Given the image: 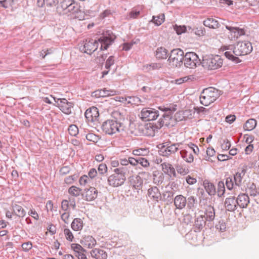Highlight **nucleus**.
Returning a JSON list of instances; mask_svg holds the SVG:
<instances>
[{
    "instance_id": "obj_1",
    "label": "nucleus",
    "mask_w": 259,
    "mask_h": 259,
    "mask_svg": "<svg viewBox=\"0 0 259 259\" xmlns=\"http://www.w3.org/2000/svg\"><path fill=\"white\" fill-rule=\"evenodd\" d=\"M115 36L110 31H106L100 36L98 40L90 39L84 41L83 46L80 47V50L88 54H92L98 48L99 43L101 44L100 50H107L114 41Z\"/></svg>"
},
{
    "instance_id": "obj_2",
    "label": "nucleus",
    "mask_w": 259,
    "mask_h": 259,
    "mask_svg": "<svg viewBox=\"0 0 259 259\" xmlns=\"http://www.w3.org/2000/svg\"><path fill=\"white\" fill-rule=\"evenodd\" d=\"M227 50L229 51L224 53L226 57L234 63H238L241 61L238 56L250 54L252 51V46L249 41H239L235 47L230 46Z\"/></svg>"
},
{
    "instance_id": "obj_3",
    "label": "nucleus",
    "mask_w": 259,
    "mask_h": 259,
    "mask_svg": "<svg viewBox=\"0 0 259 259\" xmlns=\"http://www.w3.org/2000/svg\"><path fill=\"white\" fill-rule=\"evenodd\" d=\"M158 109L160 110V115L157 123L155 124L157 129H160L163 126L167 127L173 126L174 125L172 114L177 110L176 105H169L166 107L159 106Z\"/></svg>"
},
{
    "instance_id": "obj_4",
    "label": "nucleus",
    "mask_w": 259,
    "mask_h": 259,
    "mask_svg": "<svg viewBox=\"0 0 259 259\" xmlns=\"http://www.w3.org/2000/svg\"><path fill=\"white\" fill-rule=\"evenodd\" d=\"M219 91L214 88L203 90L200 96V101L203 105L207 106L214 102L220 96Z\"/></svg>"
},
{
    "instance_id": "obj_5",
    "label": "nucleus",
    "mask_w": 259,
    "mask_h": 259,
    "mask_svg": "<svg viewBox=\"0 0 259 259\" xmlns=\"http://www.w3.org/2000/svg\"><path fill=\"white\" fill-rule=\"evenodd\" d=\"M126 171V168L123 167L114 169L115 173L108 178V182L109 185L116 187L122 185L126 179L125 176Z\"/></svg>"
},
{
    "instance_id": "obj_6",
    "label": "nucleus",
    "mask_w": 259,
    "mask_h": 259,
    "mask_svg": "<svg viewBox=\"0 0 259 259\" xmlns=\"http://www.w3.org/2000/svg\"><path fill=\"white\" fill-rule=\"evenodd\" d=\"M184 52L180 49H175L171 51L167 62L172 68H180L183 64Z\"/></svg>"
},
{
    "instance_id": "obj_7",
    "label": "nucleus",
    "mask_w": 259,
    "mask_h": 259,
    "mask_svg": "<svg viewBox=\"0 0 259 259\" xmlns=\"http://www.w3.org/2000/svg\"><path fill=\"white\" fill-rule=\"evenodd\" d=\"M223 59L218 55L205 57L201 62L202 66L208 70H215L222 67Z\"/></svg>"
},
{
    "instance_id": "obj_8",
    "label": "nucleus",
    "mask_w": 259,
    "mask_h": 259,
    "mask_svg": "<svg viewBox=\"0 0 259 259\" xmlns=\"http://www.w3.org/2000/svg\"><path fill=\"white\" fill-rule=\"evenodd\" d=\"M102 129L105 134L111 135L116 132L124 131V126L121 123L120 125L118 124L114 120H107L103 123Z\"/></svg>"
},
{
    "instance_id": "obj_9",
    "label": "nucleus",
    "mask_w": 259,
    "mask_h": 259,
    "mask_svg": "<svg viewBox=\"0 0 259 259\" xmlns=\"http://www.w3.org/2000/svg\"><path fill=\"white\" fill-rule=\"evenodd\" d=\"M184 65L186 68H195L201 63L197 55L194 52H187L184 55Z\"/></svg>"
},
{
    "instance_id": "obj_10",
    "label": "nucleus",
    "mask_w": 259,
    "mask_h": 259,
    "mask_svg": "<svg viewBox=\"0 0 259 259\" xmlns=\"http://www.w3.org/2000/svg\"><path fill=\"white\" fill-rule=\"evenodd\" d=\"M159 116H160L159 111L153 108H144L141 112V118L145 121L154 120Z\"/></svg>"
},
{
    "instance_id": "obj_11",
    "label": "nucleus",
    "mask_w": 259,
    "mask_h": 259,
    "mask_svg": "<svg viewBox=\"0 0 259 259\" xmlns=\"http://www.w3.org/2000/svg\"><path fill=\"white\" fill-rule=\"evenodd\" d=\"M59 109L65 114H70L72 112L73 104L69 102L66 99H58L56 101Z\"/></svg>"
},
{
    "instance_id": "obj_12",
    "label": "nucleus",
    "mask_w": 259,
    "mask_h": 259,
    "mask_svg": "<svg viewBox=\"0 0 259 259\" xmlns=\"http://www.w3.org/2000/svg\"><path fill=\"white\" fill-rule=\"evenodd\" d=\"M247 168L246 165H243L239 168L238 171L234 175V181L236 186L240 187L242 185V179L246 172Z\"/></svg>"
},
{
    "instance_id": "obj_13",
    "label": "nucleus",
    "mask_w": 259,
    "mask_h": 259,
    "mask_svg": "<svg viewBox=\"0 0 259 259\" xmlns=\"http://www.w3.org/2000/svg\"><path fill=\"white\" fill-rule=\"evenodd\" d=\"M178 144H171L169 146H162L159 150V153L160 155L163 156L168 157L171 154L175 153L178 150L177 147Z\"/></svg>"
},
{
    "instance_id": "obj_14",
    "label": "nucleus",
    "mask_w": 259,
    "mask_h": 259,
    "mask_svg": "<svg viewBox=\"0 0 259 259\" xmlns=\"http://www.w3.org/2000/svg\"><path fill=\"white\" fill-rule=\"evenodd\" d=\"M84 115L88 121L94 122L97 120L99 117L98 109L96 107H92L86 110Z\"/></svg>"
},
{
    "instance_id": "obj_15",
    "label": "nucleus",
    "mask_w": 259,
    "mask_h": 259,
    "mask_svg": "<svg viewBox=\"0 0 259 259\" xmlns=\"http://www.w3.org/2000/svg\"><path fill=\"white\" fill-rule=\"evenodd\" d=\"M116 91L113 90L103 89L98 90L92 93V96L96 98L106 97L114 96L116 94Z\"/></svg>"
},
{
    "instance_id": "obj_16",
    "label": "nucleus",
    "mask_w": 259,
    "mask_h": 259,
    "mask_svg": "<svg viewBox=\"0 0 259 259\" xmlns=\"http://www.w3.org/2000/svg\"><path fill=\"white\" fill-rule=\"evenodd\" d=\"M84 199L88 201L95 200L98 196V191L94 187H90L84 189V192L82 194Z\"/></svg>"
},
{
    "instance_id": "obj_17",
    "label": "nucleus",
    "mask_w": 259,
    "mask_h": 259,
    "mask_svg": "<svg viewBox=\"0 0 259 259\" xmlns=\"http://www.w3.org/2000/svg\"><path fill=\"white\" fill-rule=\"evenodd\" d=\"M225 207L229 211H234L237 208V202L236 198L234 196L227 197L224 203Z\"/></svg>"
},
{
    "instance_id": "obj_18",
    "label": "nucleus",
    "mask_w": 259,
    "mask_h": 259,
    "mask_svg": "<svg viewBox=\"0 0 259 259\" xmlns=\"http://www.w3.org/2000/svg\"><path fill=\"white\" fill-rule=\"evenodd\" d=\"M205 215H200L195 219L194 224V231L195 232H200L204 227L206 224Z\"/></svg>"
},
{
    "instance_id": "obj_19",
    "label": "nucleus",
    "mask_w": 259,
    "mask_h": 259,
    "mask_svg": "<svg viewBox=\"0 0 259 259\" xmlns=\"http://www.w3.org/2000/svg\"><path fill=\"white\" fill-rule=\"evenodd\" d=\"M237 204L240 208H246L249 203V198L247 194L242 193L236 198Z\"/></svg>"
},
{
    "instance_id": "obj_20",
    "label": "nucleus",
    "mask_w": 259,
    "mask_h": 259,
    "mask_svg": "<svg viewBox=\"0 0 259 259\" xmlns=\"http://www.w3.org/2000/svg\"><path fill=\"white\" fill-rule=\"evenodd\" d=\"M186 198L182 195H178L175 197L174 204L177 209H183L186 206Z\"/></svg>"
},
{
    "instance_id": "obj_21",
    "label": "nucleus",
    "mask_w": 259,
    "mask_h": 259,
    "mask_svg": "<svg viewBox=\"0 0 259 259\" xmlns=\"http://www.w3.org/2000/svg\"><path fill=\"white\" fill-rule=\"evenodd\" d=\"M80 243L89 248H92L96 244V240L92 236H85L80 240Z\"/></svg>"
},
{
    "instance_id": "obj_22",
    "label": "nucleus",
    "mask_w": 259,
    "mask_h": 259,
    "mask_svg": "<svg viewBox=\"0 0 259 259\" xmlns=\"http://www.w3.org/2000/svg\"><path fill=\"white\" fill-rule=\"evenodd\" d=\"M226 28L230 31L232 37L238 38L240 36L245 35V31L243 29L227 25Z\"/></svg>"
},
{
    "instance_id": "obj_23",
    "label": "nucleus",
    "mask_w": 259,
    "mask_h": 259,
    "mask_svg": "<svg viewBox=\"0 0 259 259\" xmlns=\"http://www.w3.org/2000/svg\"><path fill=\"white\" fill-rule=\"evenodd\" d=\"M161 165L162 167V170L165 174L168 175L170 177L172 176L174 177H177L175 169L171 164L169 163L164 162Z\"/></svg>"
},
{
    "instance_id": "obj_24",
    "label": "nucleus",
    "mask_w": 259,
    "mask_h": 259,
    "mask_svg": "<svg viewBox=\"0 0 259 259\" xmlns=\"http://www.w3.org/2000/svg\"><path fill=\"white\" fill-rule=\"evenodd\" d=\"M92 257L96 259H107V254L104 250L95 248L91 252Z\"/></svg>"
},
{
    "instance_id": "obj_25",
    "label": "nucleus",
    "mask_w": 259,
    "mask_h": 259,
    "mask_svg": "<svg viewBox=\"0 0 259 259\" xmlns=\"http://www.w3.org/2000/svg\"><path fill=\"white\" fill-rule=\"evenodd\" d=\"M204 215H205L204 219L206 221H212L215 217V211L213 207L211 205L208 206L205 209Z\"/></svg>"
},
{
    "instance_id": "obj_26",
    "label": "nucleus",
    "mask_w": 259,
    "mask_h": 259,
    "mask_svg": "<svg viewBox=\"0 0 259 259\" xmlns=\"http://www.w3.org/2000/svg\"><path fill=\"white\" fill-rule=\"evenodd\" d=\"M148 194L154 200L158 201L161 198V194L157 187H152L148 190Z\"/></svg>"
},
{
    "instance_id": "obj_27",
    "label": "nucleus",
    "mask_w": 259,
    "mask_h": 259,
    "mask_svg": "<svg viewBox=\"0 0 259 259\" xmlns=\"http://www.w3.org/2000/svg\"><path fill=\"white\" fill-rule=\"evenodd\" d=\"M203 24L205 26L212 29H217L220 26L218 21L212 18H208L205 20L203 21Z\"/></svg>"
},
{
    "instance_id": "obj_28",
    "label": "nucleus",
    "mask_w": 259,
    "mask_h": 259,
    "mask_svg": "<svg viewBox=\"0 0 259 259\" xmlns=\"http://www.w3.org/2000/svg\"><path fill=\"white\" fill-rule=\"evenodd\" d=\"M123 100L126 101L127 103L132 105H139L142 104L144 101L142 100L139 97L137 96H128L125 98H122Z\"/></svg>"
},
{
    "instance_id": "obj_29",
    "label": "nucleus",
    "mask_w": 259,
    "mask_h": 259,
    "mask_svg": "<svg viewBox=\"0 0 259 259\" xmlns=\"http://www.w3.org/2000/svg\"><path fill=\"white\" fill-rule=\"evenodd\" d=\"M111 116L114 119V121L118 122V124L120 125V123H121L124 125L123 122L125 120V116L123 113L119 111H114L112 112Z\"/></svg>"
},
{
    "instance_id": "obj_30",
    "label": "nucleus",
    "mask_w": 259,
    "mask_h": 259,
    "mask_svg": "<svg viewBox=\"0 0 259 259\" xmlns=\"http://www.w3.org/2000/svg\"><path fill=\"white\" fill-rule=\"evenodd\" d=\"M155 55L158 59H165L168 56V51L163 47H159L155 51Z\"/></svg>"
},
{
    "instance_id": "obj_31",
    "label": "nucleus",
    "mask_w": 259,
    "mask_h": 259,
    "mask_svg": "<svg viewBox=\"0 0 259 259\" xmlns=\"http://www.w3.org/2000/svg\"><path fill=\"white\" fill-rule=\"evenodd\" d=\"M246 194H249L251 196H256L259 194V191L256 188V185L253 183H249L246 188Z\"/></svg>"
},
{
    "instance_id": "obj_32",
    "label": "nucleus",
    "mask_w": 259,
    "mask_h": 259,
    "mask_svg": "<svg viewBox=\"0 0 259 259\" xmlns=\"http://www.w3.org/2000/svg\"><path fill=\"white\" fill-rule=\"evenodd\" d=\"M59 3V0H37V5L39 7H42L45 4L47 6L55 7Z\"/></svg>"
},
{
    "instance_id": "obj_33",
    "label": "nucleus",
    "mask_w": 259,
    "mask_h": 259,
    "mask_svg": "<svg viewBox=\"0 0 259 259\" xmlns=\"http://www.w3.org/2000/svg\"><path fill=\"white\" fill-rule=\"evenodd\" d=\"M186 199L187 208L193 211L197 204V198L194 196H189Z\"/></svg>"
},
{
    "instance_id": "obj_34",
    "label": "nucleus",
    "mask_w": 259,
    "mask_h": 259,
    "mask_svg": "<svg viewBox=\"0 0 259 259\" xmlns=\"http://www.w3.org/2000/svg\"><path fill=\"white\" fill-rule=\"evenodd\" d=\"M71 228L74 231H79L83 227V221L80 218H75L71 223Z\"/></svg>"
},
{
    "instance_id": "obj_35",
    "label": "nucleus",
    "mask_w": 259,
    "mask_h": 259,
    "mask_svg": "<svg viewBox=\"0 0 259 259\" xmlns=\"http://www.w3.org/2000/svg\"><path fill=\"white\" fill-rule=\"evenodd\" d=\"M180 154L182 157L188 163H191L194 160L193 154L191 152L189 153L186 150H181Z\"/></svg>"
},
{
    "instance_id": "obj_36",
    "label": "nucleus",
    "mask_w": 259,
    "mask_h": 259,
    "mask_svg": "<svg viewBox=\"0 0 259 259\" xmlns=\"http://www.w3.org/2000/svg\"><path fill=\"white\" fill-rule=\"evenodd\" d=\"M256 125V120L250 118L247 120L244 124L243 128L246 131H251L253 130Z\"/></svg>"
},
{
    "instance_id": "obj_37",
    "label": "nucleus",
    "mask_w": 259,
    "mask_h": 259,
    "mask_svg": "<svg viewBox=\"0 0 259 259\" xmlns=\"http://www.w3.org/2000/svg\"><path fill=\"white\" fill-rule=\"evenodd\" d=\"M14 213L19 217H23L25 215V211L23 207L17 204L13 205Z\"/></svg>"
},
{
    "instance_id": "obj_38",
    "label": "nucleus",
    "mask_w": 259,
    "mask_h": 259,
    "mask_svg": "<svg viewBox=\"0 0 259 259\" xmlns=\"http://www.w3.org/2000/svg\"><path fill=\"white\" fill-rule=\"evenodd\" d=\"M204 185L206 191L209 195H214L215 194V188L212 183L206 182L204 183Z\"/></svg>"
},
{
    "instance_id": "obj_39",
    "label": "nucleus",
    "mask_w": 259,
    "mask_h": 259,
    "mask_svg": "<svg viewBox=\"0 0 259 259\" xmlns=\"http://www.w3.org/2000/svg\"><path fill=\"white\" fill-rule=\"evenodd\" d=\"M149 153L148 148H138L133 150V154L135 156H146Z\"/></svg>"
},
{
    "instance_id": "obj_40",
    "label": "nucleus",
    "mask_w": 259,
    "mask_h": 259,
    "mask_svg": "<svg viewBox=\"0 0 259 259\" xmlns=\"http://www.w3.org/2000/svg\"><path fill=\"white\" fill-rule=\"evenodd\" d=\"M132 183L135 189H140L143 185V180L140 176H136L133 179Z\"/></svg>"
},
{
    "instance_id": "obj_41",
    "label": "nucleus",
    "mask_w": 259,
    "mask_h": 259,
    "mask_svg": "<svg viewBox=\"0 0 259 259\" xmlns=\"http://www.w3.org/2000/svg\"><path fill=\"white\" fill-rule=\"evenodd\" d=\"M68 6L67 13L69 12L73 14L78 12L79 9L78 5L74 1L72 2L70 1L69 5Z\"/></svg>"
},
{
    "instance_id": "obj_42",
    "label": "nucleus",
    "mask_w": 259,
    "mask_h": 259,
    "mask_svg": "<svg viewBox=\"0 0 259 259\" xmlns=\"http://www.w3.org/2000/svg\"><path fill=\"white\" fill-rule=\"evenodd\" d=\"M69 3L70 1L69 0H62L60 2V5L57 6V9L58 11H60V9L61 8L62 11H65V13H67Z\"/></svg>"
},
{
    "instance_id": "obj_43",
    "label": "nucleus",
    "mask_w": 259,
    "mask_h": 259,
    "mask_svg": "<svg viewBox=\"0 0 259 259\" xmlns=\"http://www.w3.org/2000/svg\"><path fill=\"white\" fill-rule=\"evenodd\" d=\"M68 193L73 196L77 197L79 196L81 190L76 186H72L68 189Z\"/></svg>"
},
{
    "instance_id": "obj_44",
    "label": "nucleus",
    "mask_w": 259,
    "mask_h": 259,
    "mask_svg": "<svg viewBox=\"0 0 259 259\" xmlns=\"http://www.w3.org/2000/svg\"><path fill=\"white\" fill-rule=\"evenodd\" d=\"M164 20V15L161 14L157 16H153L152 21L157 26L160 25Z\"/></svg>"
},
{
    "instance_id": "obj_45",
    "label": "nucleus",
    "mask_w": 259,
    "mask_h": 259,
    "mask_svg": "<svg viewBox=\"0 0 259 259\" xmlns=\"http://www.w3.org/2000/svg\"><path fill=\"white\" fill-rule=\"evenodd\" d=\"M225 192V187L224 183L223 181L219 182L218 184L217 193L219 197L223 196Z\"/></svg>"
},
{
    "instance_id": "obj_46",
    "label": "nucleus",
    "mask_w": 259,
    "mask_h": 259,
    "mask_svg": "<svg viewBox=\"0 0 259 259\" xmlns=\"http://www.w3.org/2000/svg\"><path fill=\"white\" fill-rule=\"evenodd\" d=\"M161 68V64L160 63H151L149 65H147L144 66V69L147 71H150L153 70L159 69Z\"/></svg>"
},
{
    "instance_id": "obj_47",
    "label": "nucleus",
    "mask_w": 259,
    "mask_h": 259,
    "mask_svg": "<svg viewBox=\"0 0 259 259\" xmlns=\"http://www.w3.org/2000/svg\"><path fill=\"white\" fill-rule=\"evenodd\" d=\"M85 137L87 140L94 143H97L100 139L99 136L93 133H89L87 134Z\"/></svg>"
},
{
    "instance_id": "obj_48",
    "label": "nucleus",
    "mask_w": 259,
    "mask_h": 259,
    "mask_svg": "<svg viewBox=\"0 0 259 259\" xmlns=\"http://www.w3.org/2000/svg\"><path fill=\"white\" fill-rule=\"evenodd\" d=\"M69 134L72 136H76L78 134V128L75 124H71L68 127Z\"/></svg>"
},
{
    "instance_id": "obj_49",
    "label": "nucleus",
    "mask_w": 259,
    "mask_h": 259,
    "mask_svg": "<svg viewBox=\"0 0 259 259\" xmlns=\"http://www.w3.org/2000/svg\"><path fill=\"white\" fill-rule=\"evenodd\" d=\"M71 247L77 254L81 252H86V250L78 244L73 243L71 244Z\"/></svg>"
},
{
    "instance_id": "obj_50",
    "label": "nucleus",
    "mask_w": 259,
    "mask_h": 259,
    "mask_svg": "<svg viewBox=\"0 0 259 259\" xmlns=\"http://www.w3.org/2000/svg\"><path fill=\"white\" fill-rule=\"evenodd\" d=\"M195 112L200 115H206L207 114L209 110L203 107H195L194 108Z\"/></svg>"
},
{
    "instance_id": "obj_51",
    "label": "nucleus",
    "mask_w": 259,
    "mask_h": 259,
    "mask_svg": "<svg viewBox=\"0 0 259 259\" xmlns=\"http://www.w3.org/2000/svg\"><path fill=\"white\" fill-rule=\"evenodd\" d=\"M98 175L103 176L107 171V167L104 163H101L98 168Z\"/></svg>"
},
{
    "instance_id": "obj_52",
    "label": "nucleus",
    "mask_w": 259,
    "mask_h": 259,
    "mask_svg": "<svg viewBox=\"0 0 259 259\" xmlns=\"http://www.w3.org/2000/svg\"><path fill=\"white\" fill-rule=\"evenodd\" d=\"M235 183L234 178L228 177L226 180V185L228 189L231 190L233 188Z\"/></svg>"
},
{
    "instance_id": "obj_53",
    "label": "nucleus",
    "mask_w": 259,
    "mask_h": 259,
    "mask_svg": "<svg viewBox=\"0 0 259 259\" xmlns=\"http://www.w3.org/2000/svg\"><path fill=\"white\" fill-rule=\"evenodd\" d=\"M77 178H78V176H77V175H76V174L73 175L71 176H69L67 177L65 179L64 182L67 184H71L73 183L75 181H76L77 180Z\"/></svg>"
},
{
    "instance_id": "obj_54",
    "label": "nucleus",
    "mask_w": 259,
    "mask_h": 259,
    "mask_svg": "<svg viewBox=\"0 0 259 259\" xmlns=\"http://www.w3.org/2000/svg\"><path fill=\"white\" fill-rule=\"evenodd\" d=\"M174 28L176 31V33L179 35L185 32L186 31V27L185 25L178 26L177 25H175Z\"/></svg>"
},
{
    "instance_id": "obj_55",
    "label": "nucleus",
    "mask_w": 259,
    "mask_h": 259,
    "mask_svg": "<svg viewBox=\"0 0 259 259\" xmlns=\"http://www.w3.org/2000/svg\"><path fill=\"white\" fill-rule=\"evenodd\" d=\"M176 169L178 172L183 176L186 175L189 172V170L188 168L180 165L177 166Z\"/></svg>"
},
{
    "instance_id": "obj_56",
    "label": "nucleus",
    "mask_w": 259,
    "mask_h": 259,
    "mask_svg": "<svg viewBox=\"0 0 259 259\" xmlns=\"http://www.w3.org/2000/svg\"><path fill=\"white\" fill-rule=\"evenodd\" d=\"M138 164H140L144 167H147L149 166V162L148 160L142 157H138Z\"/></svg>"
},
{
    "instance_id": "obj_57",
    "label": "nucleus",
    "mask_w": 259,
    "mask_h": 259,
    "mask_svg": "<svg viewBox=\"0 0 259 259\" xmlns=\"http://www.w3.org/2000/svg\"><path fill=\"white\" fill-rule=\"evenodd\" d=\"M231 143L228 139L223 140V143L221 144V147L223 150H229L231 147Z\"/></svg>"
},
{
    "instance_id": "obj_58",
    "label": "nucleus",
    "mask_w": 259,
    "mask_h": 259,
    "mask_svg": "<svg viewBox=\"0 0 259 259\" xmlns=\"http://www.w3.org/2000/svg\"><path fill=\"white\" fill-rule=\"evenodd\" d=\"M114 63V56H111L107 60L105 63V68L107 69H110V67Z\"/></svg>"
},
{
    "instance_id": "obj_59",
    "label": "nucleus",
    "mask_w": 259,
    "mask_h": 259,
    "mask_svg": "<svg viewBox=\"0 0 259 259\" xmlns=\"http://www.w3.org/2000/svg\"><path fill=\"white\" fill-rule=\"evenodd\" d=\"M64 232L66 239L70 241H72L74 237L71 231L69 229H65Z\"/></svg>"
},
{
    "instance_id": "obj_60",
    "label": "nucleus",
    "mask_w": 259,
    "mask_h": 259,
    "mask_svg": "<svg viewBox=\"0 0 259 259\" xmlns=\"http://www.w3.org/2000/svg\"><path fill=\"white\" fill-rule=\"evenodd\" d=\"M71 169L69 166H64L62 167L60 169V174L62 176L66 175L69 173Z\"/></svg>"
},
{
    "instance_id": "obj_61",
    "label": "nucleus",
    "mask_w": 259,
    "mask_h": 259,
    "mask_svg": "<svg viewBox=\"0 0 259 259\" xmlns=\"http://www.w3.org/2000/svg\"><path fill=\"white\" fill-rule=\"evenodd\" d=\"M195 33L197 35H203L205 33V28L202 26L197 27L194 29Z\"/></svg>"
},
{
    "instance_id": "obj_62",
    "label": "nucleus",
    "mask_w": 259,
    "mask_h": 259,
    "mask_svg": "<svg viewBox=\"0 0 259 259\" xmlns=\"http://www.w3.org/2000/svg\"><path fill=\"white\" fill-rule=\"evenodd\" d=\"M88 175L91 179L96 178L98 174L97 170L95 168H92L88 172Z\"/></svg>"
},
{
    "instance_id": "obj_63",
    "label": "nucleus",
    "mask_w": 259,
    "mask_h": 259,
    "mask_svg": "<svg viewBox=\"0 0 259 259\" xmlns=\"http://www.w3.org/2000/svg\"><path fill=\"white\" fill-rule=\"evenodd\" d=\"M32 247V245L30 242H25L22 244V247L25 251H28L31 249Z\"/></svg>"
},
{
    "instance_id": "obj_64",
    "label": "nucleus",
    "mask_w": 259,
    "mask_h": 259,
    "mask_svg": "<svg viewBox=\"0 0 259 259\" xmlns=\"http://www.w3.org/2000/svg\"><path fill=\"white\" fill-rule=\"evenodd\" d=\"M134 44H135V42L134 41L124 43L123 44L122 50L125 51L130 50L132 48Z\"/></svg>"
}]
</instances>
